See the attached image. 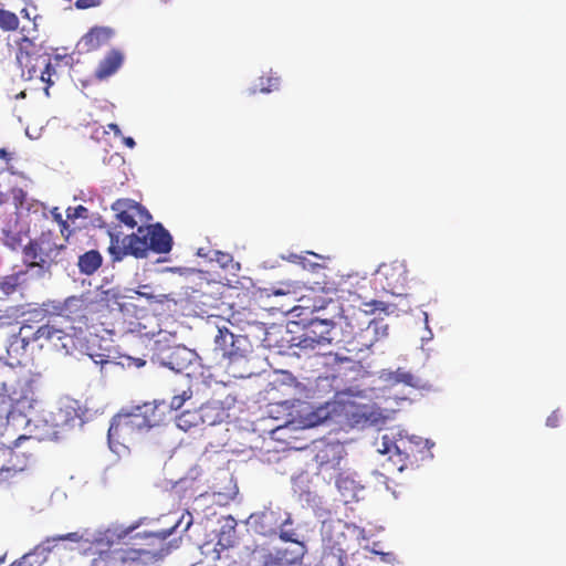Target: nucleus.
I'll use <instances>...</instances> for the list:
<instances>
[{
	"instance_id": "f257e3e1",
	"label": "nucleus",
	"mask_w": 566,
	"mask_h": 566,
	"mask_svg": "<svg viewBox=\"0 0 566 566\" xmlns=\"http://www.w3.org/2000/svg\"><path fill=\"white\" fill-rule=\"evenodd\" d=\"M314 310L331 312L328 315L324 314L323 317L311 319L305 328L310 338L313 337L316 344L321 346L332 343L333 338L331 333L337 318L345 322V325L350 328L354 337H356L358 333L361 335L364 332L376 334L378 329V323L369 319L366 311L359 307L356 308L355 306L345 308L340 305L338 300H323L319 304H314Z\"/></svg>"
},
{
	"instance_id": "f03ea898",
	"label": "nucleus",
	"mask_w": 566,
	"mask_h": 566,
	"mask_svg": "<svg viewBox=\"0 0 566 566\" xmlns=\"http://www.w3.org/2000/svg\"><path fill=\"white\" fill-rule=\"evenodd\" d=\"M108 252L113 261H122L126 255L147 256L148 251L168 253L172 248L170 233L160 223L139 226L135 233L120 238L119 233L109 232Z\"/></svg>"
},
{
	"instance_id": "7ed1b4c3",
	"label": "nucleus",
	"mask_w": 566,
	"mask_h": 566,
	"mask_svg": "<svg viewBox=\"0 0 566 566\" xmlns=\"http://www.w3.org/2000/svg\"><path fill=\"white\" fill-rule=\"evenodd\" d=\"M146 518H139L125 527H132V532L120 545L125 547L134 566H149L161 560L169 554L166 539L172 534L177 524L170 528L157 532H137Z\"/></svg>"
},
{
	"instance_id": "20e7f679",
	"label": "nucleus",
	"mask_w": 566,
	"mask_h": 566,
	"mask_svg": "<svg viewBox=\"0 0 566 566\" xmlns=\"http://www.w3.org/2000/svg\"><path fill=\"white\" fill-rule=\"evenodd\" d=\"M132 527L112 524L91 542L87 552L94 555L91 566H134L123 547Z\"/></svg>"
},
{
	"instance_id": "39448f33",
	"label": "nucleus",
	"mask_w": 566,
	"mask_h": 566,
	"mask_svg": "<svg viewBox=\"0 0 566 566\" xmlns=\"http://www.w3.org/2000/svg\"><path fill=\"white\" fill-rule=\"evenodd\" d=\"M159 405L155 401L132 407L127 411L116 415L108 429V437L126 439L143 430H148L163 420L158 412Z\"/></svg>"
},
{
	"instance_id": "423d86ee",
	"label": "nucleus",
	"mask_w": 566,
	"mask_h": 566,
	"mask_svg": "<svg viewBox=\"0 0 566 566\" xmlns=\"http://www.w3.org/2000/svg\"><path fill=\"white\" fill-rule=\"evenodd\" d=\"M46 316L45 323L31 331L33 340L39 343L40 347L48 345L55 349H66L67 345L64 340L71 337L69 329H76V327L63 326V322L46 308L35 310L32 313V317L38 323L43 322Z\"/></svg>"
},
{
	"instance_id": "0eeeda50",
	"label": "nucleus",
	"mask_w": 566,
	"mask_h": 566,
	"mask_svg": "<svg viewBox=\"0 0 566 566\" xmlns=\"http://www.w3.org/2000/svg\"><path fill=\"white\" fill-rule=\"evenodd\" d=\"M56 239L54 232L43 231L38 238L31 240L23 248V255L29 265L49 270L53 264L59 263L66 247L57 243Z\"/></svg>"
},
{
	"instance_id": "6e6552de",
	"label": "nucleus",
	"mask_w": 566,
	"mask_h": 566,
	"mask_svg": "<svg viewBox=\"0 0 566 566\" xmlns=\"http://www.w3.org/2000/svg\"><path fill=\"white\" fill-rule=\"evenodd\" d=\"M17 61L22 70H27L29 78L40 77V80L49 86L53 84L51 76L55 73L51 64L50 54H35L32 50L34 43L27 36H22L18 42Z\"/></svg>"
},
{
	"instance_id": "1a4fd4ad",
	"label": "nucleus",
	"mask_w": 566,
	"mask_h": 566,
	"mask_svg": "<svg viewBox=\"0 0 566 566\" xmlns=\"http://www.w3.org/2000/svg\"><path fill=\"white\" fill-rule=\"evenodd\" d=\"M213 342L216 354L231 363L245 358L252 350L248 336L235 335L226 326L218 328Z\"/></svg>"
},
{
	"instance_id": "9d476101",
	"label": "nucleus",
	"mask_w": 566,
	"mask_h": 566,
	"mask_svg": "<svg viewBox=\"0 0 566 566\" xmlns=\"http://www.w3.org/2000/svg\"><path fill=\"white\" fill-rule=\"evenodd\" d=\"M375 283L391 295H402L408 283V271L405 262L390 261L381 263L375 273Z\"/></svg>"
},
{
	"instance_id": "9b49d317",
	"label": "nucleus",
	"mask_w": 566,
	"mask_h": 566,
	"mask_svg": "<svg viewBox=\"0 0 566 566\" xmlns=\"http://www.w3.org/2000/svg\"><path fill=\"white\" fill-rule=\"evenodd\" d=\"M82 535L77 532H72L63 535L46 537L38 544L31 552L24 554L20 559L14 560L9 566H43L50 554L59 547L61 542L70 541L78 543Z\"/></svg>"
},
{
	"instance_id": "f8f14e48",
	"label": "nucleus",
	"mask_w": 566,
	"mask_h": 566,
	"mask_svg": "<svg viewBox=\"0 0 566 566\" xmlns=\"http://www.w3.org/2000/svg\"><path fill=\"white\" fill-rule=\"evenodd\" d=\"M118 224L129 229L150 222L151 214L140 203L130 199H118L112 205Z\"/></svg>"
},
{
	"instance_id": "ddd939ff",
	"label": "nucleus",
	"mask_w": 566,
	"mask_h": 566,
	"mask_svg": "<svg viewBox=\"0 0 566 566\" xmlns=\"http://www.w3.org/2000/svg\"><path fill=\"white\" fill-rule=\"evenodd\" d=\"M53 313L64 323H77L87 326L88 315L92 312L91 303L83 296H70L63 303L52 305Z\"/></svg>"
},
{
	"instance_id": "4468645a",
	"label": "nucleus",
	"mask_w": 566,
	"mask_h": 566,
	"mask_svg": "<svg viewBox=\"0 0 566 566\" xmlns=\"http://www.w3.org/2000/svg\"><path fill=\"white\" fill-rule=\"evenodd\" d=\"M376 446L379 453L389 454V461L399 472L417 462V458L412 454L413 449L410 441H402L401 446H398L388 434H382L380 441H376Z\"/></svg>"
},
{
	"instance_id": "2eb2a0df",
	"label": "nucleus",
	"mask_w": 566,
	"mask_h": 566,
	"mask_svg": "<svg viewBox=\"0 0 566 566\" xmlns=\"http://www.w3.org/2000/svg\"><path fill=\"white\" fill-rule=\"evenodd\" d=\"M154 350L156 352L151 360H157L160 365L171 370L182 371L188 367L192 358V352L185 346H165L156 342Z\"/></svg>"
},
{
	"instance_id": "dca6fc26",
	"label": "nucleus",
	"mask_w": 566,
	"mask_h": 566,
	"mask_svg": "<svg viewBox=\"0 0 566 566\" xmlns=\"http://www.w3.org/2000/svg\"><path fill=\"white\" fill-rule=\"evenodd\" d=\"M114 34V30L109 27H94L82 36L78 45H81L85 52H93L108 45Z\"/></svg>"
},
{
	"instance_id": "f3484780",
	"label": "nucleus",
	"mask_w": 566,
	"mask_h": 566,
	"mask_svg": "<svg viewBox=\"0 0 566 566\" xmlns=\"http://www.w3.org/2000/svg\"><path fill=\"white\" fill-rule=\"evenodd\" d=\"M33 326L31 324L24 323L17 335L11 337V340L7 347L8 355L20 363V358L25 355L27 347L30 343H35L33 340L31 331Z\"/></svg>"
},
{
	"instance_id": "a211bd4d",
	"label": "nucleus",
	"mask_w": 566,
	"mask_h": 566,
	"mask_svg": "<svg viewBox=\"0 0 566 566\" xmlns=\"http://www.w3.org/2000/svg\"><path fill=\"white\" fill-rule=\"evenodd\" d=\"M260 532L263 535L276 534L279 528L291 524V517L289 513L281 511L265 510L259 515Z\"/></svg>"
},
{
	"instance_id": "6ab92c4d",
	"label": "nucleus",
	"mask_w": 566,
	"mask_h": 566,
	"mask_svg": "<svg viewBox=\"0 0 566 566\" xmlns=\"http://www.w3.org/2000/svg\"><path fill=\"white\" fill-rule=\"evenodd\" d=\"M124 62V54L119 50H111L98 63L95 77L99 81L115 74Z\"/></svg>"
},
{
	"instance_id": "aec40b11",
	"label": "nucleus",
	"mask_w": 566,
	"mask_h": 566,
	"mask_svg": "<svg viewBox=\"0 0 566 566\" xmlns=\"http://www.w3.org/2000/svg\"><path fill=\"white\" fill-rule=\"evenodd\" d=\"M380 379L389 387L403 384L412 388L419 387L418 378L410 371L399 367L396 370H382L380 373Z\"/></svg>"
},
{
	"instance_id": "412c9836",
	"label": "nucleus",
	"mask_w": 566,
	"mask_h": 566,
	"mask_svg": "<svg viewBox=\"0 0 566 566\" xmlns=\"http://www.w3.org/2000/svg\"><path fill=\"white\" fill-rule=\"evenodd\" d=\"M199 415L202 426H216L223 421L226 411L220 402H206L199 408Z\"/></svg>"
},
{
	"instance_id": "4be33fe9",
	"label": "nucleus",
	"mask_w": 566,
	"mask_h": 566,
	"mask_svg": "<svg viewBox=\"0 0 566 566\" xmlns=\"http://www.w3.org/2000/svg\"><path fill=\"white\" fill-rule=\"evenodd\" d=\"M103 258L97 250H90L80 255L77 266L80 272L86 275H92L102 265Z\"/></svg>"
},
{
	"instance_id": "5701e85b",
	"label": "nucleus",
	"mask_w": 566,
	"mask_h": 566,
	"mask_svg": "<svg viewBox=\"0 0 566 566\" xmlns=\"http://www.w3.org/2000/svg\"><path fill=\"white\" fill-rule=\"evenodd\" d=\"M176 424L182 431H189L193 428L200 427L201 420L198 409L185 410L176 418Z\"/></svg>"
},
{
	"instance_id": "b1692460",
	"label": "nucleus",
	"mask_w": 566,
	"mask_h": 566,
	"mask_svg": "<svg viewBox=\"0 0 566 566\" xmlns=\"http://www.w3.org/2000/svg\"><path fill=\"white\" fill-rule=\"evenodd\" d=\"M336 486L342 495L345 497V502H348L349 499L355 497L356 490L358 489L356 482L350 479L348 475L340 473L336 479Z\"/></svg>"
},
{
	"instance_id": "393cba45",
	"label": "nucleus",
	"mask_w": 566,
	"mask_h": 566,
	"mask_svg": "<svg viewBox=\"0 0 566 566\" xmlns=\"http://www.w3.org/2000/svg\"><path fill=\"white\" fill-rule=\"evenodd\" d=\"M9 463L10 467H2L0 471H13V472H21L23 471L28 465V458L24 455V453H21L17 449H12L9 451Z\"/></svg>"
},
{
	"instance_id": "a878e982",
	"label": "nucleus",
	"mask_w": 566,
	"mask_h": 566,
	"mask_svg": "<svg viewBox=\"0 0 566 566\" xmlns=\"http://www.w3.org/2000/svg\"><path fill=\"white\" fill-rule=\"evenodd\" d=\"M19 28V19L15 13L0 9V29L3 31H15Z\"/></svg>"
},
{
	"instance_id": "bb28decb",
	"label": "nucleus",
	"mask_w": 566,
	"mask_h": 566,
	"mask_svg": "<svg viewBox=\"0 0 566 566\" xmlns=\"http://www.w3.org/2000/svg\"><path fill=\"white\" fill-rule=\"evenodd\" d=\"M19 286V275L11 274L0 279V291L6 295H10L15 292Z\"/></svg>"
},
{
	"instance_id": "cd10ccee",
	"label": "nucleus",
	"mask_w": 566,
	"mask_h": 566,
	"mask_svg": "<svg viewBox=\"0 0 566 566\" xmlns=\"http://www.w3.org/2000/svg\"><path fill=\"white\" fill-rule=\"evenodd\" d=\"M192 390L190 388L182 390L180 394H176L169 403L171 410L180 409L186 401L192 398Z\"/></svg>"
},
{
	"instance_id": "c85d7f7f",
	"label": "nucleus",
	"mask_w": 566,
	"mask_h": 566,
	"mask_svg": "<svg viewBox=\"0 0 566 566\" xmlns=\"http://www.w3.org/2000/svg\"><path fill=\"white\" fill-rule=\"evenodd\" d=\"M279 87V77L274 76H261L260 77V91L262 93H270Z\"/></svg>"
},
{
	"instance_id": "c756f323",
	"label": "nucleus",
	"mask_w": 566,
	"mask_h": 566,
	"mask_svg": "<svg viewBox=\"0 0 566 566\" xmlns=\"http://www.w3.org/2000/svg\"><path fill=\"white\" fill-rule=\"evenodd\" d=\"M87 212V208H85L82 205H78L76 207H69L66 209V218L71 220L78 218L86 219L88 217Z\"/></svg>"
},
{
	"instance_id": "7c9ffc66",
	"label": "nucleus",
	"mask_w": 566,
	"mask_h": 566,
	"mask_svg": "<svg viewBox=\"0 0 566 566\" xmlns=\"http://www.w3.org/2000/svg\"><path fill=\"white\" fill-rule=\"evenodd\" d=\"M311 338L312 339H310V335L306 329H304V333L298 337L296 345L302 349H315L321 346L319 344H316V340L313 337Z\"/></svg>"
},
{
	"instance_id": "2f4dec72",
	"label": "nucleus",
	"mask_w": 566,
	"mask_h": 566,
	"mask_svg": "<svg viewBox=\"0 0 566 566\" xmlns=\"http://www.w3.org/2000/svg\"><path fill=\"white\" fill-rule=\"evenodd\" d=\"M103 0H76L74 6L76 9L86 10L101 6Z\"/></svg>"
},
{
	"instance_id": "473e14b6",
	"label": "nucleus",
	"mask_w": 566,
	"mask_h": 566,
	"mask_svg": "<svg viewBox=\"0 0 566 566\" xmlns=\"http://www.w3.org/2000/svg\"><path fill=\"white\" fill-rule=\"evenodd\" d=\"M262 566H285V562L281 556L269 554L265 556Z\"/></svg>"
},
{
	"instance_id": "72a5a7b5",
	"label": "nucleus",
	"mask_w": 566,
	"mask_h": 566,
	"mask_svg": "<svg viewBox=\"0 0 566 566\" xmlns=\"http://www.w3.org/2000/svg\"><path fill=\"white\" fill-rule=\"evenodd\" d=\"M322 419L323 418L319 417L316 412H311L310 415H307V417L303 419L302 422L305 427H314L319 424Z\"/></svg>"
},
{
	"instance_id": "f704fd0d",
	"label": "nucleus",
	"mask_w": 566,
	"mask_h": 566,
	"mask_svg": "<svg viewBox=\"0 0 566 566\" xmlns=\"http://www.w3.org/2000/svg\"><path fill=\"white\" fill-rule=\"evenodd\" d=\"M280 531V538L284 542H294L296 543L297 539L295 538L296 534L293 530H285L284 526L279 528Z\"/></svg>"
},
{
	"instance_id": "c9c22d12",
	"label": "nucleus",
	"mask_w": 566,
	"mask_h": 566,
	"mask_svg": "<svg viewBox=\"0 0 566 566\" xmlns=\"http://www.w3.org/2000/svg\"><path fill=\"white\" fill-rule=\"evenodd\" d=\"M9 373L8 368L3 365V364H0V396H3L6 394H8V387H7V381L4 379V375L3 374H7Z\"/></svg>"
},
{
	"instance_id": "e433bc0d",
	"label": "nucleus",
	"mask_w": 566,
	"mask_h": 566,
	"mask_svg": "<svg viewBox=\"0 0 566 566\" xmlns=\"http://www.w3.org/2000/svg\"><path fill=\"white\" fill-rule=\"evenodd\" d=\"M374 546H376V543L374 544ZM370 552L373 554L379 555L381 560L387 562V563H389V562L395 559V554L390 553V552H388V553L379 552L378 548H375V547H373L370 549Z\"/></svg>"
},
{
	"instance_id": "4c0bfd02",
	"label": "nucleus",
	"mask_w": 566,
	"mask_h": 566,
	"mask_svg": "<svg viewBox=\"0 0 566 566\" xmlns=\"http://www.w3.org/2000/svg\"><path fill=\"white\" fill-rule=\"evenodd\" d=\"M107 134V130L103 126H95L92 130V138L99 140Z\"/></svg>"
},
{
	"instance_id": "58836bf2",
	"label": "nucleus",
	"mask_w": 566,
	"mask_h": 566,
	"mask_svg": "<svg viewBox=\"0 0 566 566\" xmlns=\"http://www.w3.org/2000/svg\"><path fill=\"white\" fill-rule=\"evenodd\" d=\"M54 218L60 223L61 232H62V234H64V231L67 230V228H69L67 221L63 220L61 214H55Z\"/></svg>"
},
{
	"instance_id": "ea45409f",
	"label": "nucleus",
	"mask_w": 566,
	"mask_h": 566,
	"mask_svg": "<svg viewBox=\"0 0 566 566\" xmlns=\"http://www.w3.org/2000/svg\"><path fill=\"white\" fill-rule=\"evenodd\" d=\"M107 127H108L109 129H112V130L114 132V134H115V135H117V136H120V135H122V130H120V128H119V126H118L117 124H115V123H111V124H108V126H107Z\"/></svg>"
},
{
	"instance_id": "a19ab883",
	"label": "nucleus",
	"mask_w": 566,
	"mask_h": 566,
	"mask_svg": "<svg viewBox=\"0 0 566 566\" xmlns=\"http://www.w3.org/2000/svg\"><path fill=\"white\" fill-rule=\"evenodd\" d=\"M124 144H125L127 147H129V148H134V147H135V145H136V143H135V140H134V138H133V137H125V138H124Z\"/></svg>"
},
{
	"instance_id": "79ce46f5",
	"label": "nucleus",
	"mask_w": 566,
	"mask_h": 566,
	"mask_svg": "<svg viewBox=\"0 0 566 566\" xmlns=\"http://www.w3.org/2000/svg\"><path fill=\"white\" fill-rule=\"evenodd\" d=\"M0 158L6 160L10 159V155L4 148H0Z\"/></svg>"
},
{
	"instance_id": "37998d69",
	"label": "nucleus",
	"mask_w": 566,
	"mask_h": 566,
	"mask_svg": "<svg viewBox=\"0 0 566 566\" xmlns=\"http://www.w3.org/2000/svg\"><path fill=\"white\" fill-rule=\"evenodd\" d=\"M374 343V339H370L369 342H361L360 345L366 347V348H369Z\"/></svg>"
},
{
	"instance_id": "c03bdc74",
	"label": "nucleus",
	"mask_w": 566,
	"mask_h": 566,
	"mask_svg": "<svg viewBox=\"0 0 566 566\" xmlns=\"http://www.w3.org/2000/svg\"><path fill=\"white\" fill-rule=\"evenodd\" d=\"M339 562H340V566H350L347 557L345 558V562L342 558H339Z\"/></svg>"
},
{
	"instance_id": "a18cd8bd",
	"label": "nucleus",
	"mask_w": 566,
	"mask_h": 566,
	"mask_svg": "<svg viewBox=\"0 0 566 566\" xmlns=\"http://www.w3.org/2000/svg\"><path fill=\"white\" fill-rule=\"evenodd\" d=\"M24 97H25V92H23V91H22V92H20V93L15 96V98H24Z\"/></svg>"
},
{
	"instance_id": "49530a36",
	"label": "nucleus",
	"mask_w": 566,
	"mask_h": 566,
	"mask_svg": "<svg viewBox=\"0 0 566 566\" xmlns=\"http://www.w3.org/2000/svg\"><path fill=\"white\" fill-rule=\"evenodd\" d=\"M22 439H23V440H27L28 438H27V437H24V436L19 437V439L15 441V448H18V442H19L20 440H22Z\"/></svg>"
},
{
	"instance_id": "de8ad7c7",
	"label": "nucleus",
	"mask_w": 566,
	"mask_h": 566,
	"mask_svg": "<svg viewBox=\"0 0 566 566\" xmlns=\"http://www.w3.org/2000/svg\"><path fill=\"white\" fill-rule=\"evenodd\" d=\"M21 13H23V15L28 17V11H27V9H23V10L21 11Z\"/></svg>"
},
{
	"instance_id": "09e8293b",
	"label": "nucleus",
	"mask_w": 566,
	"mask_h": 566,
	"mask_svg": "<svg viewBox=\"0 0 566 566\" xmlns=\"http://www.w3.org/2000/svg\"><path fill=\"white\" fill-rule=\"evenodd\" d=\"M275 294L279 295V294H283L281 291H275Z\"/></svg>"
}]
</instances>
